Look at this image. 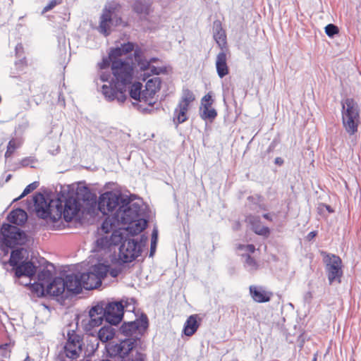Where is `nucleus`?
<instances>
[{
  "mask_svg": "<svg viewBox=\"0 0 361 361\" xmlns=\"http://www.w3.org/2000/svg\"><path fill=\"white\" fill-rule=\"evenodd\" d=\"M152 59L148 61L142 59V52L140 49H136L134 52V61L128 59L126 60H114L111 63L113 76L109 73L101 72L99 80L102 82H107L102 86V92L106 100H117L118 103H123L126 100V87L132 83L134 77L135 63L142 71L149 70L154 75H159L164 71L161 67H155L150 64L151 61H155Z\"/></svg>",
  "mask_w": 361,
  "mask_h": 361,
  "instance_id": "f257e3e1",
  "label": "nucleus"
},
{
  "mask_svg": "<svg viewBox=\"0 0 361 361\" xmlns=\"http://www.w3.org/2000/svg\"><path fill=\"white\" fill-rule=\"evenodd\" d=\"M140 204L132 202L126 196L114 214L116 221H119L121 224L128 225L127 230L129 231V234L135 235L141 233L147 225V221L140 217Z\"/></svg>",
  "mask_w": 361,
  "mask_h": 361,
  "instance_id": "f03ea898",
  "label": "nucleus"
},
{
  "mask_svg": "<svg viewBox=\"0 0 361 361\" xmlns=\"http://www.w3.org/2000/svg\"><path fill=\"white\" fill-rule=\"evenodd\" d=\"M137 340L127 338L118 343L109 344L106 350L114 361H145V355L136 349Z\"/></svg>",
  "mask_w": 361,
  "mask_h": 361,
  "instance_id": "7ed1b4c3",
  "label": "nucleus"
},
{
  "mask_svg": "<svg viewBox=\"0 0 361 361\" xmlns=\"http://www.w3.org/2000/svg\"><path fill=\"white\" fill-rule=\"evenodd\" d=\"M27 242V235L19 228L8 224H4L0 229V255L1 258L7 256L9 249L22 245Z\"/></svg>",
  "mask_w": 361,
  "mask_h": 361,
  "instance_id": "20e7f679",
  "label": "nucleus"
},
{
  "mask_svg": "<svg viewBox=\"0 0 361 361\" xmlns=\"http://www.w3.org/2000/svg\"><path fill=\"white\" fill-rule=\"evenodd\" d=\"M36 215L42 219H50L56 221L62 217L61 207H59V201L48 200L42 193L33 197Z\"/></svg>",
  "mask_w": 361,
  "mask_h": 361,
  "instance_id": "39448f33",
  "label": "nucleus"
},
{
  "mask_svg": "<svg viewBox=\"0 0 361 361\" xmlns=\"http://www.w3.org/2000/svg\"><path fill=\"white\" fill-rule=\"evenodd\" d=\"M342 122L343 128L349 135H354L360 123V112L357 102L351 98L341 102Z\"/></svg>",
  "mask_w": 361,
  "mask_h": 361,
  "instance_id": "423d86ee",
  "label": "nucleus"
},
{
  "mask_svg": "<svg viewBox=\"0 0 361 361\" xmlns=\"http://www.w3.org/2000/svg\"><path fill=\"white\" fill-rule=\"evenodd\" d=\"M27 256V251L24 248L14 250L11 253L8 263L15 268L16 276L18 278L21 276L30 278L35 274L36 267L33 263L23 261Z\"/></svg>",
  "mask_w": 361,
  "mask_h": 361,
  "instance_id": "0eeeda50",
  "label": "nucleus"
},
{
  "mask_svg": "<svg viewBox=\"0 0 361 361\" xmlns=\"http://www.w3.org/2000/svg\"><path fill=\"white\" fill-rule=\"evenodd\" d=\"M108 271L107 264L99 263L94 265L90 271L80 274L83 288L86 290L97 288L101 286L102 281L106 276Z\"/></svg>",
  "mask_w": 361,
  "mask_h": 361,
  "instance_id": "6e6552de",
  "label": "nucleus"
},
{
  "mask_svg": "<svg viewBox=\"0 0 361 361\" xmlns=\"http://www.w3.org/2000/svg\"><path fill=\"white\" fill-rule=\"evenodd\" d=\"M121 6L115 2L111 3L106 6L103 10V13L100 18V23L99 30L101 33L107 36L110 34L111 26L114 25L116 26L122 23V19L118 17H115L114 14L119 10Z\"/></svg>",
  "mask_w": 361,
  "mask_h": 361,
  "instance_id": "1a4fd4ad",
  "label": "nucleus"
},
{
  "mask_svg": "<svg viewBox=\"0 0 361 361\" xmlns=\"http://www.w3.org/2000/svg\"><path fill=\"white\" fill-rule=\"evenodd\" d=\"M195 100L194 93L189 89H183L179 102L174 109L173 121L178 126L188 119V112Z\"/></svg>",
  "mask_w": 361,
  "mask_h": 361,
  "instance_id": "9d476101",
  "label": "nucleus"
},
{
  "mask_svg": "<svg viewBox=\"0 0 361 361\" xmlns=\"http://www.w3.org/2000/svg\"><path fill=\"white\" fill-rule=\"evenodd\" d=\"M142 252L141 243L131 238H126L119 247L118 260L122 263H129L138 257Z\"/></svg>",
  "mask_w": 361,
  "mask_h": 361,
  "instance_id": "9b49d317",
  "label": "nucleus"
},
{
  "mask_svg": "<svg viewBox=\"0 0 361 361\" xmlns=\"http://www.w3.org/2000/svg\"><path fill=\"white\" fill-rule=\"evenodd\" d=\"M126 197L118 192L109 191L102 194L99 198L98 207L104 214L118 209Z\"/></svg>",
  "mask_w": 361,
  "mask_h": 361,
  "instance_id": "f8f14e48",
  "label": "nucleus"
},
{
  "mask_svg": "<svg viewBox=\"0 0 361 361\" xmlns=\"http://www.w3.org/2000/svg\"><path fill=\"white\" fill-rule=\"evenodd\" d=\"M124 305L121 302H104V313L106 321L113 325L121 322L123 316Z\"/></svg>",
  "mask_w": 361,
  "mask_h": 361,
  "instance_id": "ddd939ff",
  "label": "nucleus"
},
{
  "mask_svg": "<svg viewBox=\"0 0 361 361\" xmlns=\"http://www.w3.org/2000/svg\"><path fill=\"white\" fill-rule=\"evenodd\" d=\"M68 338L64 346V352L68 358L77 359L82 352V339L73 331L68 334Z\"/></svg>",
  "mask_w": 361,
  "mask_h": 361,
  "instance_id": "4468645a",
  "label": "nucleus"
},
{
  "mask_svg": "<svg viewBox=\"0 0 361 361\" xmlns=\"http://www.w3.org/2000/svg\"><path fill=\"white\" fill-rule=\"evenodd\" d=\"M126 233H129V231L127 230V227H119L116 230H114L110 235H106L98 238L96 242L97 246L99 248L104 249L111 245H118L120 243H122L125 240L123 235Z\"/></svg>",
  "mask_w": 361,
  "mask_h": 361,
  "instance_id": "2eb2a0df",
  "label": "nucleus"
},
{
  "mask_svg": "<svg viewBox=\"0 0 361 361\" xmlns=\"http://www.w3.org/2000/svg\"><path fill=\"white\" fill-rule=\"evenodd\" d=\"M160 87L161 80L158 77H154L147 81L145 88L142 90V100L149 107H152L155 103L154 96Z\"/></svg>",
  "mask_w": 361,
  "mask_h": 361,
  "instance_id": "dca6fc26",
  "label": "nucleus"
},
{
  "mask_svg": "<svg viewBox=\"0 0 361 361\" xmlns=\"http://www.w3.org/2000/svg\"><path fill=\"white\" fill-rule=\"evenodd\" d=\"M148 326V319L146 315H142L140 319L133 322L124 323L121 327L123 334L130 336L138 333L142 334Z\"/></svg>",
  "mask_w": 361,
  "mask_h": 361,
  "instance_id": "f3484780",
  "label": "nucleus"
},
{
  "mask_svg": "<svg viewBox=\"0 0 361 361\" xmlns=\"http://www.w3.org/2000/svg\"><path fill=\"white\" fill-rule=\"evenodd\" d=\"M327 257L328 259H326V271L328 279L330 283H331L336 279H339L342 276V262L341 258L335 255H328Z\"/></svg>",
  "mask_w": 361,
  "mask_h": 361,
  "instance_id": "a211bd4d",
  "label": "nucleus"
},
{
  "mask_svg": "<svg viewBox=\"0 0 361 361\" xmlns=\"http://www.w3.org/2000/svg\"><path fill=\"white\" fill-rule=\"evenodd\" d=\"M214 99L210 92L205 94L201 100L200 115L203 120L213 121L217 116V112L212 107Z\"/></svg>",
  "mask_w": 361,
  "mask_h": 361,
  "instance_id": "6ab92c4d",
  "label": "nucleus"
},
{
  "mask_svg": "<svg viewBox=\"0 0 361 361\" xmlns=\"http://www.w3.org/2000/svg\"><path fill=\"white\" fill-rule=\"evenodd\" d=\"M59 207H61L62 216L68 222L73 219L80 209V204L72 197L66 199L63 206L59 202Z\"/></svg>",
  "mask_w": 361,
  "mask_h": 361,
  "instance_id": "aec40b11",
  "label": "nucleus"
},
{
  "mask_svg": "<svg viewBox=\"0 0 361 361\" xmlns=\"http://www.w3.org/2000/svg\"><path fill=\"white\" fill-rule=\"evenodd\" d=\"M89 323L90 327L98 326L102 324L104 318H105L104 313V302H102L99 304L92 307L89 312Z\"/></svg>",
  "mask_w": 361,
  "mask_h": 361,
  "instance_id": "412c9836",
  "label": "nucleus"
},
{
  "mask_svg": "<svg viewBox=\"0 0 361 361\" xmlns=\"http://www.w3.org/2000/svg\"><path fill=\"white\" fill-rule=\"evenodd\" d=\"M249 290L252 300L259 303L269 302L273 295L271 292L267 290L262 286H250Z\"/></svg>",
  "mask_w": 361,
  "mask_h": 361,
  "instance_id": "4be33fe9",
  "label": "nucleus"
},
{
  "mask_svg": "<svg viewBox=\"0 0 361 361\" xmlns=\"http://www.w3.org/2000/svg\"><path fill=\"white\" fill-rule=\"evenodd\" d=\"M66 290L68 292L79 293L83 288V282L80 274L67 275L64 279Z\"/></svg>",
  "mask_w": 361,
  "mask_h": 361,
  "instance_id": "5701e85b",
  "label": "nucleus"
},
{
  "mask_svg": "<svg viewBox=\"0 0 361 361\" xmlns=\"http://www.w3.org/2000/svg\"><path fill=\"white\" fill-rule=\"evenodd\" d=\"M201 319L198 314L190 315L185 322L183 333L187 336H192L200 326Z\"/></svg>",
  "mask_w": 361,
  "mask_h": 361,
  "instance_id": "b1692460",
  "label": "nucleus"
},
{
  "mask_svg": "<svg viewBox=\"0 0 361 361\" xmlns=\"http://www.w3.org/2000/svg\"><path fill=\"white\" fill-rule=\"evenodd\" d=\"M66 289L64 279L56 278L52 282L47 285L46 291L48 294L54 296L61 295Z\"/></svg>",
  "mask_w": 361,
  "mask_h": 361,
  "instance_id": "393cba45",
  "label": "nucleus"
},
{
  "mask_svg": "<svg viewBox=\"0 0 361 361\" xmlns=\"http://www.w3.org/2000/svg\"><path fill=\"white\" fill-rule=\"evenodd\" d=\"M135 44L132 42L124 43L119 47L112 49L109 52V59L112 62L114 60H120L118 57L122 56L133 51H135Z\"/></svg>",
  "mask_w": 361,
  "mask_h": 361,
  "instance_id": "a878e982",
  "label": "nucleus"
},
{
  "mask_svg": "<svg viewBox=\"0 0 361 361\" xmlns=\"http://www.w3.org/2000/svg\"><path fill=\"white\" fill-rule=\"evenodd\" d=\"M227 56L224 50H221L216 56V68L218 75L222 78L228 74V67L227 66Z\"/></svg>",
  "mask_w": 361,
  "mask_h": 361,
  "instance_id": "bb28decb",
  "label": "nucleus"
},
{
  "mask_svg": "<svg viewBox=\"0 0 361 361\" xmlns=\"http://www.w3.org/2000/svg\"><path fill=\"white\" fill-rule=\"evenodd\" d=\"M246 221L252 226V229L255 233L264 236H267L269 234V228L261 225L259 216H249L246 218Z\"/></svg>",
  "mask_w": 361,
  "mask_h": 361,
  "instance_id": "cd10ccee",
  "label": "nucleus"
},
{
  "mask_svg": "<svg viewBox=\"0 0 361 361\" xmlns=\"http://www.w3.org/2000/svg\"><path fill=\"white\" fill-rule=\"evenodd\" d=\"M214 39L221 50L226 47V35L220 22H215L214 26Z\"/></svg>",
  "mask_w": 361,
  "mask_h": 361,
  "instance_id": "c85d7f7f",
  "label": "nucleus"
},
{
  "mask_svg": "<svg viewBox=\"0 0 361 361\" xmlns=\"http://www.w3.org/2000/svg\"><path fill=\"white\" fill-rule=\"evenodd\" d=\"M121 223L116 221V218L115 214L112 216H109L105 219L103 221L101 228L100 232L104 233L106 235H109L110 232H113L114 230H116L120 226Z\"/></svg>",
  "mask_w": 361,
  "mask_h": 361,
  "instance_id": "c756f323",
  "label": "nucleus"
},
{
  "mask_svg": "<svg viewBox=\"0 0 361 361\" xmlns=\"http://www.w3.org/2000/svg\"><path fill=\"white\" fill-rule=\"evenodd\" d=\"M27 213L21 209H16L10 212L7 216L9 222L16 224H23L27 221Z\"/></svg>",
  "mask_w": 361,
  "mask_h": 361,
  "instance_id": "7c9ffc66",
  "label": "nucleus"
},
{
  "mask_svg": "<svg viewBox=\"0 0 361 361\" xmlns=\"http://www.w3.org/2000/svg\"><path fill=\"white\" fill-rule=\"evenodd\" d=\"M115 336V329L111 326H104L102 327L97 333L99 341L106 343L111 340Z\"/></svg>",
  "mask_w": 361,
  "mask_h": 361,
  "instance_id": "2f4dec72",
  "label": "nucleus"
},
{
  "mask_svg": "<svg viewBox=\"0 0 361 361\" xmlns=\"http://www.w3.org/2000/svg\"><path fill=\"white\" fill-rule=\"evenodd\" d=\"M151 3L142 0H137L133 5V11L137 14L147 15L150 12Z\"/></svg>",
  "mask_w": 361,
  "mask_h": 361,
  "instance_id": "473e14b6",
  "label": "nucleus"
},
{
  "mask_svg": "<svg viewBox=\"0 0 361 361\" xmlns=\"http://www.w3.org/2000/svg\"><path fill=\"white\" fill-rule=\"evenodd\" d=\"M142 85L139 82H134L132 84L130 89V96L132 99L139 101L140 103H144L142 100Z\"/></svg>",
  "mask_w": 361,
  "mask_h": 361,
  "instance_id": "72a5a7b5",
  "label": "nucleus"
},
{
  "mask_svg": "<svg viewBox=\"0 0 361 361\" xmlns=\"http://www.w3.org/2000/svg\"><path fill=\"white\" fill-rule=\"evenodd\" d=\"M21 142L17 139H12L8 142L7 149L5 152V158L11 157L14 152L20 147Z\"/></svg>",
  "mask_w": 361,
  "mask_h": 361,
  "instance_id": "f704fd0d",
  "label": "nucleus"
},
{
  "mask_svg": "<svg viewBox=\"0 0 361 361\" xmlns=\"http://www.w3.org/2000/svg\"><path fill=\"white\" fill-rule=\"evenodd\" d=\"M245 267L249 272H254L259 268V264L256 260L250 255H247L245 262Z\"/></svg>",
  "mask_w": 361,
  "mask_h": 361,
  "instance_id": "c9c22d12",
  "label": "nucleus"
},
{
  "mask_svg": "<svg viewBox=\"0 0 361 361\" xmlns=\"http://www.w3.org/2000/svg\"><path fill=\"white\" fill-rule=\"evenodd\" d=\"M158 240V230L154 228L152 233L151 246H150V256H153L156 251L157 244Z\"/></svg>",
  "mask_w": 361,
  "mask_h": 361,
  "instance_id": "e433bc0d",
  "label": "nucleus"
},
{
  "mask_svg": "<svg viewBox=\"0 0 361 361\" xmlns=\"http://www.w3.org/2000/svg\"><path fill=\"white\" fill-rule=\"evenodd\" d=\"M30 289L32 292L35 293L37 296L43 295L44 293V285L42 283H32Z\"/></svg>",
  "mask_w": 361,
  "mask_h": 361,
  "instance_id": "4c0bfd02",
  "label": "nucleus"
},
{
  "mask_svg": "<svg viewBox=\"0 0 361 361\" xmlns=\"http://www.w3.org/2000/svg\"><path fill=\"white\" fill-rule=\"evenodd\" d=\"M39 185V183L37 181H35V182L29 184L28 185L26 186V188L24 189L23 192H22V194L16 200H20V199L24 197L25 196H26L27 195L30 194L31 192H32L33 190L37 189Z\"/></svg>",
  "mask_w": 361,
  "mask_h": 361,
  "instance_id": "58836bf2",
  "label": "nucleus"
},
{
  "mask_svg": "<svg viewBox=\"0 0 361 361\" xmlns=\"http://www.w3.org/2000/svg\"><path fill=\"white\" fill-rule=\"evenodd\" d=\"M325 32L329 37H334L338 32V29L336 25L329 24L325 27Z\"/></svg>",
  "mask_w": 361,
  "mask_h": 361,
  "instance_id": "ea45409f",
  "label": "nucleus"
},
{
  "mask_svg": "<svg viewBox=\"0 0 361 361\" xmlns=\"http://www.w3.org/2000/svg\"><path fill=\"white\" fill-rule=\"evenodd\" d=\"M61 2V0H51L49 2V4L43 8L42 13H44L51 9H53L56 6L60 4Z\"/></svg>",
  "mask_w": 361,
  "mask_h": 361,
  "instance_id": "a19ab883",
  "label": "nucleus"
},
{
  "mask_svg": "<svg viewBox=\"0 0 361 361\" xmlns=\"http://www.w3.org/2000/svg\"><path fill=\"white\" fill-rule=\"evenodd\" d=\"M238 249L240 250H245L246 252L253 253L255 250V247L253 245H238Z\"/></svg>",
  "mask_w": 361,
  "mask_h": 361,
  "instance_id": "79ce46f5",
  "label": "nucleus"
},
{
  "mask_svg": "<svg viewBox=\"0 0 361 361\" xmlns=\"http://www.w3.org/2000/svg\"><path fill=\"white\" fill-rule=\"evenodd\" d=\"M111 59L109 56L108 58H104L102 61L98 63V66L101 70L106 69L110 65Z\"/></svg>",
  "mask_w": 361,
  "mask_h": 361,
  "instance_id": "37998d69",
  "label": "nucleus"
},
{
  "mask_svg": "<svg viewBox=\"0 0 361 361\" xmlns=\"http://www.w3.org/2000/svg\"><path fill=\"white\" fill-rule=\"evenodd\" d=\"M33 163V159L30 158H25L21 160L20 164L22 166H27L28 165Z\"/></svg>",
  "mask_w": 361,
  "mask_h": 361,
  "instance_id": "c03bdc74",
  "label": "nucleus"
},
{
  "mask_svg": "<svg viewBox=\"0 0 361 361\" xmlns=\"http://www.w3.org/2000/svg\"><path fill=\"white\" fill-rule=\"evenodd\" d=\"M109 267V271L108 273H109V274L114 277V278H116V276H118V274H119V270L116 269H110V267L109 265H107Z\"/></svg>",
  "mask_w": 361,
  "mask_h": 361,
  "instance_id": "a18cd8bd",
  "label": "nucleus"
},
{
  "mask_svg": "<svg viewBox=\"0 0 361 361\" xmlns=\"http://www.w3.org/2000/svg\"><path fill=\"white\" fill-rule=\"evenodd\" d=\"M23 51V47L21 44H18L16 47V54L18 56H21Z\"/></svg>",
  "mask_w": 361,
  "mask_h": 361,
  "instance_id": "49530a36",
  "label": "nucleus"
},
{
  "mask_svg": "<svg viewBox=\"0 0 361 361\" xmlns=\"http://www.w3.org/2000/svg\"><path fill=\"white\" fill-rule=\"evenodd\" d=\"M317 235L316 231H312L307 235V238L309 240H311L312 238H314Z\"/></svg>",
  "mask_w": 361,
  "mask_h": 361,
  "instance_id": "de8ad7c7",
  "label": "nucleus"
},
{
  "mask_svg": "<svg viewBox=\"0 0 361 361\" xmlns=\"http://www.w3.org/2000/svg\"><path fill=\"white\" fill-rule=\"evenodd\" d=\"M263 217H264V219H267V220H270V221L271 220V219H270V217H269V214H264V215H263Z\"/></svg>",
  "mask_w": 361,
  "mask_h": 361,
  "instance_id": "09e8293b",
  "label": "nucleus"
},
{
  "mask_svg": "<svg viewBox=\"0 0 361 361\" xmlns=\"http://www.w3.org/2000/svg\"><path fill=\"white\" fill-rule=\"evenodd\" d=\"M275 162H276V164H281V163H282V162H283V161L281 160V158H276V159Z\"/></svg>",
  "mask_w": 361,
  "mask_h": 361,
  "instance_id": "8fccbe9b",
  "label": "nucleus"
},
{
  "mask_svg": "<svg viewBox=\"0 0 361 361\" xmlns=\"http://www.w3.org/2000/svg\"><path fill=\"white\" fill-rule=\"evenodd\" d=\"M11 177H12V175H11V174H8V175L6 176L5 181H6V182H8V181L11 178Z\"/></svg>",
  "mask_w": 361,
  "mask_h": 361,
  "instance_id": "3c124183",
  "label": "nucleus"
},
{
  "mask_svg": "<svg viewBox=\"0 0 361 361\" xmlns=\"http://www.w3.org/2000/svg\"><path fill=\"white\" fill-rule=\"evenodd\" d=\"M311 361H317V355L314 354L312 360Z\"/></svg>",
  "mask_w": 361,
  "mask_h": 361,
  "instance_id": "603ef678",
  "label": "nucleus"
},
{
  "mask_svg": "<svg viewBox=\"0 0 361 361\" xmlns=\"http://www.w3.org/2000/svg\"><path fill=\"white\" fill-rule=\"evenodd\" d=\"M23 361H31L29 355H27V357H25V359Z\"/></svg>",
  "mask_w": 361,
  "mask_h": 361,
  "instance_id": "864d4df0",
  "label": "nucleus"
},
{
  "mask_svg": "<svg viewBox=\"0 0 361 361\" xmlns=\"http://www.w3.org/2000/svg\"><path fill=\"white\" fill-rule=\"evenodd\" d=\"M326 209L329 212H332L333 211L331 209L330 207L329 206H326Z\"/></svg>",
  "mask_w": 361,
  "mask_h": 361,
  "instance_id": "5fc2aeb1",
  "label": "nucleus"
},
{
  "mask_svg": "<svg viewBox=\"0 0 361 361\" xmlns=\"http://www.w3.org/2000/svg\"><path fill=\"white\" fill-rule=\"evenodd\" d=\"M149 109L148 108H145V107L142 109V111H149Z\"/></svg>",
  "mask_w": 361,
  "mask_h": 361,
  "instance_id": "6e6d98bb",
  "label": "nucleus"
},
{
  "mask_svg": "<svg viewBox=\"0 0 361 361\" xmlns=\"http://www.w3.org/2000/svg\"><path fill=\"white\" fill-rule=\"evenodd\" d=\"M45 274H48V275H50V273H49L48 271H46Z\"/></svg>",
  "mask_w": 361,
  "mask_h": 361,
  "instance_id": "4d7b16f0",
  "label": "nucleus"
}]
</instances>
